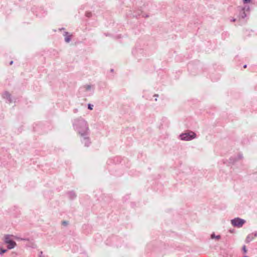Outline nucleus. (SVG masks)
Here are the masks:
<instances>
[{"instance_id": "obj_1", "label": "nucleus", "mask_w": 257, "mask_h": 257, "mask_svg": "<svg viewBox=\"0 0 257 257\" xmlns=\"http://www.w3.org/2000/svg\"><path fill=\"white\" fill-rule=\"evenodd\" d=\"M72 125L75 131L79 136L90 134V130L87 121L81 117H76L72 120Z\"/></svg>"}, {"instance_id": "obj_2", "label": "nucleus", "mask_w": 257, "mask_h": 257, "mask_svg": "<svg viewBox=\"0 0 257 257\" xmlns=\"http://www.w3.org/2000/svg\"><path fill=\"white\" fill-rule=\"evenodd\" d=\"M196 138V134L192 132L189 131L186 133H182L179 136V139L181 141H190Z\"/></svg>"}, {"instance_id": "obj_3", "label": "nucleus", "mask_w": 257, "mask_h": 257, "mask_svg": "<svg viewBox=\"0 0 257 257\" xmlns=\"http://www.w3.org/2000/svg\"><path fill=\"white\" fill-rule=\"evenodd\" d=\"M250 8L248 6H244L242 7L238 8V15L239 19H244L247 16V13H249Z\"/></svg>"}, {"instance_id": "obj_4", "label": "nucleus", "mask_w": 257, "mask_h": 257, "mask_svg": "<svg viewBox=\"0 0 257 257\" xmlns=\"http://www.w3.org/2000/svg\"><path fill=\"white\" fill-rule=\"evenodd\" d=\"M245 220L239 217H236L231 220V223L234 227L240 228L245 223Z\"/></svg>"}, {"instance_id": "obj_5", "label": "nucleus", "mask_w": 257, "mask_h": 257, "mask_svg": "<svg viewBox=\"0 0 257 257\" xmlns=\"http://www.w3.org/2000/svg\"><path fill=\"white\" fill-rule=\"evenodd\" d=\"M89 134H88L85 135V136H80V140L81 143L84 144V145L86 147H89L91 144V141L89 137Z\"/></svg>"}, {"instance_id": "obj_6", "label": "nucleus", "mask_w": 257, "mask_h": 257, "mask_svg": "<svg viewBox=\"0 0 257 257\" xmlns=\"http://www.w3.org/2000/svg\"><path fill=\"white\" fill-rule=\"evenodd\" d=\"M243 158V156L241 154H238L236 156L230 157L229 159L230 162L231 163H234L235 162L241 160Z\"/></svg>"}, {"instance_id": "obj_7", "label": "nucleus", "mask_w": 257, "mask_h": 257, "mask_svg": "<svg viewBox=\"0 0 257 257\" xmlns=\"http://www.w3.org/2000/svg\"><path fill=\"white\" fill-rule=\"evenodd\" d=\"M65 38V42L68 43L71 41L72 35L70 34L67 32H65L63 34Z\"/></svg>"}, {"instance_id": "obj_8", "label": "nucleus", "mask_w": 257, "mask_h": 257, "mask_svg": "<svg viewBox=\"0 0 257 257\" xmlns=\"http://www.w3.org/2000/svg\"><path fill=\"white\" fill-rule=\"evenodd\" d=\"M2 96L4 99L7 100L9 102L12 101L11 94L9 92L6 91L3 94Z\"/></svg>"}, {"instance_id": "obj_9", "label": "nucleus", "mask_w": 257, "mask_h": 257, "mask_svg": "<svg viewBox=\"0 0 257 257\" xmlns=\"http://www.w3.org/2000/svg\"><path fill=\"white\" fill-rule=\"evenodd\" d=\"M8 244L7 247L9 249H12L15 247L17 244L16 242L13 240H11L9 243H6Z\"/></svg>"}, {"instance_id": "obj_10", "label": "nucleus", "mask_w": 257, "mask_h": 257, "mask_svg": "<svg viewBox=\"0 0 257 257\" xmlns=\"http://www.w3.org/2000/svg\"><path fill=\"white\" fill-rule=\"evenodd\" d=\"M68 196L70 199H74L76 197V194L74 191H70L68 193Z\"/></svg>"}, {"instance_id": "obj_11", "label": "nucleus", "mask_w": 257, "mask_h": 257, "mask_svg": "<svg viewBox=\"0 0 257 257\" xmlns=\"http://www.w3.org/2000/svg\"><path fill=\"white\" fill-rule=\"evenodd\" d=\"M12 236V235H9V234H7L6 235H5V239H4V241L6 243H9L10 241H11V240H13L12 239H11V237Z\"/></svg>"}, {"instance_id": "obj_12", "label": "nucleus", "mask_w": 257, "mask_h": 257, "mask_svg": "<svg viewBox=\"0 0 257 257\" xmlns=\"http://www.w3.org/2000/svg\"><path fill=\"white\" fill-rule=\"evenodd\" d=\"M254 239V237H253V234H248L246 238V241L247 242H249L251 241H252L253 239Z\"/></svg>"}, {"instance_id": "obj_13", "label": "nucleus", "mask_w": 257, "mask_h": 257, "mask_svg": "<svg viewBox=\"0 0 257 257\" xmlns=\"http://www.w3.org/2000/svg\"><path fill=\"white\" fill-rule=\"evenodd\" d=\"M220 238H221L220 235H215V234L214 233H212L211 235V239H216L219 240V239H220Z\"/></svg>"}, {"instance_id": "obj_14", "label": "nucleus", "mask_w": 257, "mask_h": 257, "mask_svg": "<svg viewBox=\"0 0 257 257\" xmlns=\"http://www.w3.org/2000/svg\"><path fill=\"white\" fill-rule=\"evenodd\" d=\"M84 87L87 91H90L93 89V86L90 84H87Z\"/></svg>"}, {"instance_id": "obj_15", "label": "nucleus", "mask_w": 257, "mask_h": 257, "mask_svg": "<svg viewBox=\"0 0 257 257\" xmlns=\"http://www.w3.org/2000/svg\"><path fill=\"white\" fill-rule=\"evenodd\" d=\"M14 237V238L16 239L17 240H26H26L27 241L29 240L28 238H21V237H18L17 236H15Z\"/></svg>"}, {"instance_id": "obj_16", "label": "nucleus", "mask_w": 257, "mask_h": 257, "mask_svg": "<svg viewBox=\"0 0 257 257\" xmlns=\"http://www.w3.org/2000/svg\"><path fill=\"white\" fill-rule=\"evenodd\" d=\"M251 1L252 0H242V3L245 6H246V5L251 3Z\"/></svg>"}, {"instance_id": "obj_17", "label": "nucleus", "mask_w": 257, "mask_h": 257, "mask_svg": "<svg viewBox=\"0 0 257 257\" xmlns=\"http://www.w3.org/2000/svg\"><path fill=\"white\" fill-rule=\"evenodd\" d=\"M36 244L35 243H34L33 242H31L30 243V244H28L27 245V247H32V248H35L36 247Z\"/></svg>"}, {"instance_id": "obj_18", "label": "nucleus", "mask_w": 257, "mask_h": 257, "mask_svg": "<svg viewBox=\"0 0 257 257\" xmlns=\"http://www.w3.org/2000/svg\"><path fill=\"white\" fill-rule=\"evenodd\" d=\"M88 108L90 110H92L93 108V105L89 103L88 104Z\"/></svg>"}, {"instance_id": "obj_19", "label": "nucleus", "mask_w": 257, "mask_h": 257, "mask_svg": "<svg viewBox=\"0 0 257 257\" xmlns=\"http://www.w3.org/2000/svg\"><path fill=\"white\" fill-rule=\"evenodd\" d=\"M6 251H7V250H6V249H1L0 254H3L4 253L6 252Z\"/></svg>"}, {"instance_id": "obj_20", "label": "nucleus", "mask_w": 257, "mask_h": 257, "mask_svg": "<svg viewBox=\"0 0 257 257\" xmlns=\"http://www.w3.org/2000/svg\"><path fill=\"white\" fill-rule=\"evenodd\" d=\"M158 96H159L158 94H155L154 95V97H155V101H157V98L158 97Z\"/></svg>"}, {"instance_id": "obj_21", "label": "nucleus", "mask_w": 257, "mask_h": 257, "mask_svg": "<svg viewBox=\"0 0 257 257\" xmlns=\"http://www.w3.org/2000/svg\"><path fill=\"white\" fill-rule=\"evenodd\" d=\"M242 248H243V250L244 252V253H246V251H247V250H246V247H245V246H243Z\"/></svg>"}, {"instance_id": "obj_22", "label": "nucleus", "mask_w": 257, "mask_h": 257, "mask_svg": "<svg viewBox=\"0 0 257 257\" xmlns=\"http://www.w3.org/2000/svg\"><path fill=\"white\" fill-rule=\"evenodd\" d=\"M39 257H43V252L41 251H40V252H39Z\"/></svg>"}, {"instance_id": "obj_23", "label": "nucleus", "mask_w": 257, "mask_h": 257, "mask_svg": "<svg viewBox=\"0 0 257 257\" xmlns=\"http://www.w3.org/2000/svg\"><path fill=\"white\" fill-rule=\"evenodd\" d=\"M252 234H253V237L254 238V237H256L257 236V231L254 232V233H252Z\"/></svg>"}, {"instance_id": "obj_24", "label": "nucleus", "mask_w": 257, "mask_h": 257, "mask_svg": "<svg viewBox=\"0 0 257 257\" xmlns=\"http://www.w3.org/2000/svg\"><path fill=\"white\" fill-rule=\"evenodd\" d=\"M86 15L87 17H90V15H91V13H87Z\"/></svg>"}, {"instance_id": "obj_25", "label": "nucleus", "mask_w": 257, "mask_h": 257, "mask_svg": "<svg viewBox=\"0 0 257 257\" xmlns=\"http://www.w3.org/2000/svg\"><path fill=\"white\" fill-rule=\"evenodd\" d=\"M235 21H236V19H234V18H232V19L230 20V21L232 22H234Z\"/></svg>"}, {"instance_id": "obj_26", "label": "nucleus", "mask_w": 257, "mask_h": 257, "mask_svg": "<svg viewBox=\"0 0 257 257\" xmlns=\"http://www.w3.org/2000/svg\"><path fill=\"white\" fill-rule=\"evenodd\" d=\"M63 224H67V222H65V221H64V222H63Z\"/></svg>"}, {"instance_id": "obj_27", "label": "nucleus", "mask_w": 257, "mask_h": 257, "mask_svg": "<svg viewBox=\"0 0 257 257\" xmlns=\"http://www.w3.org/2000/svg\"><path fill=\"white\" fill-rule=\"evenodd\" d=\"M13 63V61H11V62H10V64H11V65H12Z\"/></svg>"}, {"instance_id": "obj_28", "label": "nucleus", "mask_w": 257, "mask_h": 257, "mask_svg": "<svg viewBox=\"0 0 257 257\" xmlns=\"http://www.w3.org/2000/svg\"><path fill=\"white\" fill-rule=\"evenodd\" d=\"M243 67H244V68H246V65H244V66H243Z\"/></svg>"}, {"instance_id": "obj_29", "label": "nucleus", "mask_w": 257, "mask_h": 257, "mask_svg": "<svg viewBox=\"0 0 257 257\" xmlns=\"http://www.w3.org/2000/svg\"><path fill=\"white\" fill-rule=\"evenodd\" d=\"M244 257H247V256H244Z\"/></svg>"}]
</instances>
